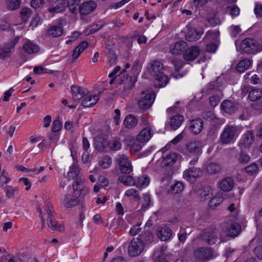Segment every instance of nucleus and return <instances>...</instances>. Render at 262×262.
Listing matches in <instances>:
<instances>
[{
  "mask_svg": "<svg viewBox=\"0 0 262 262\" xmlns=\"http://www.w3.org/2000/svg\"><path fill=\"white\" fill-rule=\"evenodd\" d=\"M73 187V193L66 194L64 198L63 205L67 208H72L77 205L83 201L90 192L89 189L84 187L82 183L75 182Z\"/></svg>",
  "mask_w": 262,
  "mask_h": 262,
  "instance_id": "1",
  "label": "nucleus"
},
{
  "mask_svg": "<svg viewBox=\"0 0 262 262\" xmlns=\"http://www.w3.org/2000/svg\"><path fill=\"white\" fill-rule=\"evenodd\" d=\"M241 131V127L227 125L221 134L220 140L225 144L233 142Z\"/></svg>",
  "mask_w": 262,
  "mask_h": 262,
  "instance_id": "2",
  "label": "nucleus"
},
{
  "mask_svg": "<svg viewBox=\"0 0 262 262\" xmlns=\"http://www.w3.org/2000/svg\"><path fill=\"white\" fill-rule=\"evenodd\" d=\"M156 97L155 94L149 91H142L140 93L138 100V106L142 110L149 108L153 104Z\"/></svg>",
  "mask_w": 262,
  "mask_h": 262,
  "instance_id": "3",
  "label": "nucleus"
},
{
  "mask_svg": "<svg viewBox=\"0 0 262 262\" xmlns=\"http://www.w3.org/2000/svg\"><path fill=\"white\" fill-rule=\"evenodd\" d=\"M202 144L199 141L190 142L187 146L188 155L193 157V160L190 161L191 164H194L198 159V157L202 154Z\"/></svg>",
  "mask_w": 262,
  "mask_h": 262,
  "instance_id": "4",
  "label": "nucleus"
},
{
  "mask_svg": "<svg viewBox=\"0 0 262 262\" xmlns=\"http://www.w3.org/2000/svg\"><path fill=\"white\" fill-rule=\"evenodd\" d=\"M144 249V245L139 237L134 238L130 243L128 247V254L131 256H137L140 255Z\"/></svg>",
  "mask_w": 262,
  "mask_h": 262,
  "instance_id": "5",
  "label": "nucleus"
},
{
  "mask_svg": "<svg viewBox=\"0 0 262 262\" xmlns=\"http://www.w3.org/2000/svg\"><path fill=\"white\" fill-rule=\"evenodd\" d=\"M116 161L122 173L129 174L132 171L133 166L131 161L126 155H118Z\"/></svg>",
  "mask_w": 262,
  "mask_h": 262,
  "instance_id": "6",
  "label": "nucleus"
},
{
  "mask_svg": "<svg viewBox=\"0 0 262 262\" xmlns=\"http://www.w3.org/2000/svg\"><path fill=\"white\" fill-rule=\"evenodd\" d=\"M240 48L243 52L248 53H255L260 51V49L257 45L255 40L251 39H245L241 43Z\"/></svg>",
  "mask_w": 262,
  "mask_h": 262,
  "instance_id": "7",
  "label": "nucleus"
},
{
  "mask_svg": "<svg viewBox=\"0 0 262 262\" xmlns=\"http://www.w3.org/2000/svg\"><path fill=\"white\" fill-rule=\"evenodd\" d=\"M177 159V155L174 152H169L164 155L162 160H157L156 162V166L165 168L171 167L174 165Z\"/></svg>",
  "mask_w": 262,
  "mask_h": 262,
  "instance_id": "8",
  "label": "nucleus"
},
{
  "mask_svg": "<svg viewBox=\"0 0 262 262\" xmlns=\"http://www.w3.org/2000/svg\"><path fill=\"white\" fill-rule=\"evenodd\" d=\"M219 32L217 30L208 31L204 37V39L207 40H213L215 43H210L207 45L206 47V51L210 53H215L217 48V41L219 36Z\"/></svg>",
  "mask_w": 262,
  "mask_h": 262,
  "instance_id": "9",
  "label": "nucleus"
},
{
  "mask_svg": "<svg viewBox=\"0 0 262 262\" xmlns=\"http://www.w3.org/2000/svg\"><path fill=\"white\" fill-rule=\"evenodd\" d=\"M186 28L187 31L186 34V39L189 41L199 39L204 32V29L201 27L196 28L191 25H188Z\"/></svg>",
  "mask_w": 262,
  "mask_h": 262,
  "instance_id": "10",
  "label": "nucleus"
},
{
  "mask_svg": "<svg viewBox=\"0 0 262 262\" xmlns=\"http://www.w3.org/2000/svg\"><path fill=\"white\" fill-rule=\"evenodd\" d=\"M163 67L162 63L157 61L151 62L147 67L146 74L147 77L152 78L162 74Z\"/></svg>",
  "mask_w": 262,
  "mask_h": 262,
  "instance_id": "11",
  "label": "nucleus"
},
{
  "mask_svg": "<svg viewBox=\"0 0 262 262\" xmlns=\"http://www.w3.org/2000/svg\"><path fill=\"white\" fill-rule=\"evenodd\" d=\"M45 210L46 211L48 216V220L49 221L48 226L52 230L62 231L64 230L63 226L57 223L56 222L52 219V216L54 213V210L52 206L50 205H46V208L43 209V211Z\"/></svg>",
  "mask_w": 262,
  "mask_h": 262,
  "instance_id": "12",
  "label": "nucleus"
},
{
  "mask_svg": "<svg viewBox=\"0 0 262 262\" xmlns=\"http://www.w3.org/2000/svg\"><path fill=\"white\" fill-rule=\"evenodd\" d=\"M195 257L200 260H210L214 257L212 250L209 248H200L196 249L194 253Z\"/></svg>",
  "mask_w": 262,
  "mask_h": 262,
  "instance_id": "13",
  "label": "nucleus"
},
{
  "mask_svg": "<svg viewBox=\"0 0 262 262\" xmlns=\"http://www.w3.org/2000/svg\"><path fill=\"white\" fill-rule=\"evenodd\" d=\"M202 174V170L198 168H191L185 170L183 172L184 179L190 183H194Z\"/></svg>",
  "mask_w": 262,
  "mask_h": 262,
  "instance_id": "14",
  "label": "nucleus"
},
{
  "mask_svg": "<svg viewBox=\"0 0 262 262\" xmlns=\"http://www.w3.org/2000/svg\"><path fill=\"white\" fill-rule=\"evenodd\" d=\"M241 229V226L237 223L229 222L227 223L224 231L227 236L235 237L239 234Z\"/></svg>",
  "mask_w": 262,
  "mask_h": 262,
  "instance_id": "15",
  "label": "nucleus"
},
{
  "mask_svg": "<svg viewBox=\"0 0 262 262\" xmlns=\"http://www.w3.org/2000/svg\"><path fill=\"white\" fill-rule=\"evenodd\" d=\"M157 236L161 241H167L172 235V231L167 226L159 227L157 229Z\"/></svg>",
  "mask_w": 262,
  "mask_h": 262,
  "instance_id": "16",
  "label": "nucleus"
},
{
  "mask_svg": "<svg viewBox=\"0 0 262 262\" xmlns=\"http://www.w3.org/2000/svg\"><path fill=\"white\" fill-rule=\"evenodd\" d=\"M97 7V4L94 1H90L82 3L79 11L81 15H88L94 11Z\"/></svg>",
  "mask_w": 262,
  "mask_h": 262,
  "instance_id": "17",
  "label": "nucleus"
},
{
  "mask_svg": "<svg viewBox=\"0 0 262 262\" xmlns=\"http://www.w3.org/2000/svg\"><path fill=\"white\" fill-rule=\"evenodd\" d=\"M254 140V136L251 131H247L242 136L239 144L242 148H249Z\"/></svg>",
  "mask_w": 262,
  "mask_h": 262,
  "instance_id": "18",
  "label": "nucleus"
},
{
  "mask_svg": "<svg viewBox=\"0 0 262 262\" xmlns=\"http://www.w3.org/2000/svg\"><path fill=\"white\" fill-rule=\"evenodd\" d=\"M68 4V0H56L53 4V7L49 8V12L58 13L63 12Z\"/></svg>",
  "mask_w": 262,
  "mask_h": 262,
  "instance_id": "19",
  "label": "nucleus"
},
{
  "mask_svg": "<svg viewBox=\"0 0 262 262\" xmlns=\"http://www.w3.org/2000/svg\"><path fill=\"white\" fill-rule=\"evenodd\" d=\"M152 136V128L150 126L144 128L137 136V142L145 143L148 141Z\"/></svg>",
  "mask_w": 262,
  "mask_h": 262,
  "instance_id": "20",
  "label": "nucleus"
},
{
  "mask_svg": "<svg viewBox=\"0 0 262 262\" xmlns=\"http://www.w3.org/2000/svg\"><path fill=\"white\" fill-rule=\"evenodd\" d=\"M200 53V50L199 47L192 46L188 48L185 52L183 56L184 58L188 61L194 60Z\"/></svg>",
  "mask_w": 262,
  "mask_h": 262,
  "instance_id": "21",
  "label": "nucleus"
},
{
  "mask_svg": "<svg viewBox=\"0 0 262 262\" xmlns=\"http://www.w3.org/2000/svg\"><path fill=\"white\" fill-rule=\"evenodd\" d=\"M186 47L187 43L186 42L184 41H178L171 45L169 51L170 53L173 55H180Z\"/></svg>",
  "mask_w": 262,
  "mask_h": 262,
  "instance_id": "22",
  "label": "nucleus"
},
{
  "mask_svg": "<svg viewBox=\"0 0 262 262\" xmlns=\"http://www.w3.org/2000/svg\"><path fill=\"white\" fill-rule=\"evenodd\" d=\"M99 99V95L91 94L84 98L82 100L81 104L85 107H92L97 103Z\"/></svg>",
  "mask_w": 262,
  "mask_h": 262,
  "instance_id": "23",
  "label": "nucleus"
},
{
  "mask_svg": "<svg viewBox=\"0 0 262 262\" xmlns=\"http://www.w3.org/2000/svg\"><path fill=\"white\" fill-rule=\"evenodd\" d=\"M152 78L154 79L153 82L154 86L158 88L165 86L169 81L167 76L163 73Z\"/></svg>",
  "mask_w": 262,
  "mask_h": 262,
  "instance_id": "24",
  "label": "nucleus"
},
{
  "mask_svg": "<svg viewBox=\"0 0 262 262\" xmlns=\"http://www.w3.org/2000/svg\"><path fill=\"white\" fill-rule=\"evenodd\" d=\"M72 97L74 101H78L81 99L85 94L84 90L79 86L72 85L71 87Z\"/></svg>",
  "mask_w": 262,
  "mask_h": 262,
  "instance_id": "25",
  "label": "nucleus"
},
{
  "mask_svg": "<svg viewBox=\"0 0 262 262\" xmlns=\"http://www.w3.org/2000/svg\"><path fill=\"white\" fill-rule=\"evenodd\" d=\"M234 182L230 178H226L219 183V187L223 191L227 192L232 190L233 187Z\"/></svg>",
  "mask_w": 262,
  "mask_h": 262,
  "instance_id": "26",
  "label": "nucleus"
},
{
  "mask_svg": "<svg viewBox=\"0 0 262 262\" xmlns=\"http://www.w3.org/2000/svg\"><path fill=\"white\" fill-rule=\"evenodd\" d=\"M203 127V122L201 119L192 120L191 121L190 128L194 134H199Z\"/></svg>",
  "mask_w": 262,
  "mask_h": 262,
  "instance_id": "27",
  "label": "nucleus"
},
{
  "mask_svg": "<svg viewBox=\"0 0 262 262\" xmlns=\"http://www.w3.org/2000/svg\"><path fill=\"white\" fill-rule=\"evenodd\" d=\"M150 178L146 174H143L139 176L136 181H135V185L141 188L146 187L150 183Z\"/></svg>",
  "mask_w": 262,
  "mask_h": 262,
  "instance_id": "28",
  "label": "nucleus"
},
{
  "mask_svg": "<svg viewBox=\"0 0 262 262\" xmlns=\"http://www.w3.org/2000/svg\"><path fill=\"white\" fill-rule=\"evenodd\" d=\"M252 60L250 59H244L241 60L236 66V70L240 72L243 73L248 69L252 64Z\"/></svg>",
  "mask_w": 262,
  "mask_h": 262,
  "instance_id": "29",
  "label": "nucleus"
},
{
  "mask_svg": "<svg viewBox=\"0 0 262 262\" xmlns=\"http://www.w3.org/2000/svg\"><path fill=\"white\" fill-rule=\"evenodd\" d=\"M224 198L221 193H216L209 202V206L210 208L214 209L220 205L223 201Z\"/></svg>",
  "mask_w": 262,
  "mask_h": 262,
  "instance_id": "30",
  "label": "nucleus"
},
{
  "mask_svg": "<svg viewBox=\"0 0 262 262\" xmlns=\"http://www.w3.org/2000/svg\"><path fill=\"white\" fill-rule=\"evenodd\" d=\"M62 29L59 26H52L47 30V35L53 37L61 35Z\"/></svg>",
  "mask_w": 262,
  "mask_h": 262,
  "instance_id": "31",
  "label": "nucleus"
},
{
  "mask_svg": "<svg viewBox=\"0 0 262 262\" xmlns=\"http://www.w3.org/2000/svg\"><path fill=\"white\" fill-rule=\"evenodd\" d=\"M138 123L137 119L134 116L131 115H127L123 121V124L125 127L132 128Z\"/></svg>",
  "mask_w": 262,
  "mask_h": 262,
  "instance_id": "32",
  "label": "nucleus"
},
{
  "mask_svg": "<svg viewBox=\"0 0 262 262\" xmlns=\"http://www.w3.org/2000/svg\"><path fill=\"white\" fill-rule=\"evenodd\" d=\"M24 51L29 54L36 53L39 50V47L31 41L26 42L23 46Z\"/></svg>",
  "mask_w": 262,
  "mask_h": 262,
  "instance_id": "33",
  "label": "nucleus"
},
{
  "mask_svg": "<svg viewBox=\"0 0 262 262\" xmlns=\"http://www.w3.org/2000/svg\"><path fill=\"white\" fill-rule=\"evenodd\" d=\"M98 163L102 168L107 169L111 166L112 161L111 158L109 156L104 155L99 158Z\"/></svg>",
  "mask_w": 262,
  "mask_h": 262,
  "instance_id": "34",
  "label": "nucleus"
},
{
  "mask_svg": "<svg viewBox=\"0 0 262 262\" xmlns=\"http://www.w3.org/2000/svg\"><path fill=\"white\" fill-rule=\"evenodd\" d=\"M89 43L85 41H82L74 50L73 57L77 59L81 53L88 47Z\"/></svg>",
  "mask_w": 262,
  "mask_h": 262,
  "instance_id": "35",
  "label": "nucleus"
},
{
  "mask_svg": "<svg viewBox=\"0 0 262 262\" xmlns=\"http://www.w3.org/2000/svg\"><path fill=\"white\" fill-rule=\"evenodd\" d=\"M80 168L76 164H73L69 168L68 177L71 179L76 178L79 174Z\"/></svg>",
  "mask_w": 262,
  "mask_h": 262,
  "instance_id": "36",
  "label": "nucleus"
},
{
  "mask_svg": "<svg viewBox=\"0 0 262 262\" xmlns=\"http://www.w3.org/2000/svg\"><path fill=\"white\" fill-rule=\"evenodd\" d=\"M221 108L224 112L231 113L236 107L231 101L224 100L221 104Z\"/></svg>",
  "mask_w": 262,
  "mask_h": 262,
  "instance_id": "37",
  "label": "nucleus"
},
{
  "mask_svg": "<svg viewBox=\"0 0 262 262\" xmlns=\"http://www.w3.org/2000/svg\"><path fill=\"white\" fill-rule=\"evenodd\" d=\"M183 121V116L180 115H176L173 116L170 121V125L171 128L174 130L177 129L180 127Z\"/></svg>",
  "mask_w": 262,
  "mask_h": 262,
  "instance_id": "38",
  "label": "nucleus"
},
{
  "mask_svg": "<svg viewBox=\"0 0 262 262\" xmlns=\"http://www.w3.org/2000/svg\"><path fill=\"white\" fill-rule=\"evenodd\" d=\"M262 97L261 89H254L251 91L249 94L248 98L252 101H255Z\"/></svg>",
  "mask_w": 262,
  "mask_h": 262,
  "instance_id": "39",
  "label": "nucleus"
},
{
  "mask_svg": "<svg viewBox=\"0 0 262 262\" xmlns=\"http://www.w3.org/2000/svg\"><path fill=\"white\" fill-rule=\"evenodd\" d=\"M205 238L209 244H214L218 240L217 232L214 230L212 232L207 233L205 235Z\"/></svg>",
  "mask_w": 262,
  "mask_h": 262,
  "instance_id": "40",
  "label": "nucleus"
},
{
  "mask_svg": "<svg viewBox=\"0 0 262 262\" xmlns=\"http://www.w3.org/2000/svg\"><path fill=\"white\" fill-rule=\"evenodd\" d=\"M120 182L126 186L135 185V181L133 177L129 175H123L119 177Z\"/></svg>",
  "mask_w": 262,
  "mask_h": 262,
  "instance_id": "41",
  "label": "nucleus"
},
{
  "mask_svg": "<svg viewBox=\"0 0 262 262\" xmlns=\"http://www.w3.org/2000/svg\"><path fill=\"white\" fill-rule=\"evenodd\" d=\"M213 194L212 189L209 187H206L200 190L199 194L202 200L208 199Z\"/></svg>",
  "mask_w": 262,
  "mask_h": 262,
  "instance_id": "42",
  "label": "nucleus"
},
{
  "mask_svg": "<svg viewBox=\"0 0 262 262\" xmlns=\"http://www.w3.org/2000/svg\"><path fill=\"white\" fill-rule=\"evenodd\" d=\"M137 140H135L134 139H130L127 142V146L134 151H139L142 148V143H140L139 142H137Z\"/></svg>",
  "mask_w": 262,
  "mask_h": 262,
  "instance_id": "43",
  "label": "nucleus"
},
{
  "mask_svg": "<svg viewBox=\"0 0 262 262\" xmlns=\"http://www.w3.org/2000/svg\"><path fill=\"white\" fill-rule=\"evenodd\" d=\"M124 196L137 200L140 199L139 192L135 188H129L126 190L124 193Z\"/></svg>",
  "mask_w": 262,
  "mask_h": 262,
  "instance_id": "44",
  "label": "nucleus"
},
{
  "mask_svg": "<svg viewBox=\"0 0 262 262\" xmlns=\"http://www.w3.org/2000/svg\"><path fill=\"white\" fill-rule=\"evenodd\" d=\"M153 259L155 262H169L166 260L161 249L156 250L154 255Z\"/></svg>",
  "mask_w": 262,
  "mask_h": 262,
  "instance_id": "45",
  "label": "nucleus"
},
{
  "mask_svg": "<svg viewBox=\"0 0 262 262\" xmlns=\"http://www.w3.org/2000/svg\"><path fill=\"white\" fill-rule=\"evenodd\" d=\"M138 237L142 241L144 245L151 243L154 241V236L150 232L143 234Z\"/></svg>",
  "mask_w": 262,
  "mask_h": 262,
  "instance_id": "46",
  "label": "nucleus"
},
{
  "mask_svg": "<svg viewBox=\"0 0 262 262\" xmlns=\"http://www.w3.org/2000/svg\"><path fill=\"white\" fill-rule=\"evenodd\" d=\"M108 146L111 150L114 151L118 150L121 148V144L120 141L116 139H113L109 141Z\"/></svg>",
  "mask_w": 262,
  "mask_h": 262,
  "instance_id": "47",
  "label": "nucleus"
},
{
  "mask_svg": "<svg viewBox=\"0 0 262 262\" xmlns=\"http://www.w3.org/2000/svg\"><path fill=\"white\" fill-rule=\"evenodd\" d=\"M184 189V185L182 183L177 182L170 186V191L173 193H179Z\"/></svg>",
  "mask_w": 262,
  "mask_h": 262,
  "instance_id": "48",
  "label": "nucleus"
},
{
  "mask_svg": "<svg viewBox=\"0 0 262 262\" xmlns=\"http://www.w3.org/2000/svg\"><path fill=\"white\" fill-rule=\"evenodd\" d=\"M142 208L146 209L149 207L151 204L150 196L148 194H144L141 201Z\"/></svg>",
  "mask_w": 262,
  "mask_h": 262,
  "instance_id": "49",
  "label": "nucleus"
},
{
  "mask_svg": "<svg viewBox=\"0 0 262 262\" xmlns=\"http://www.w3.org/2000/svg\"><path fill=\"white\" fill-rule=\"evenodd\" d=\"M7 3L8 8L11 10L18 8L20 5V0H7Z\"/></svg>",
  "mask_w": 262,
  "mask_h": 262,
  "instance_id": "50",
  "label": "nucleus"
},
{
  "mask_svg": "<svg viewBox=\"0 0 262 262\" xmlns=\"http://www.w3.org/2000/svg\"><path fill=\"white\" fill-rule=\"evenodd\" d=\"M14 44H13L11 47H5L0 49V58H5L10 56V49L14 47Z\"/></svg>",
  "mask_w": 262,
  "mask_h": 262,
  "instance_id": "51",
  "label": "nucleus"
},
{
  "mask_svg": "<svg viewBox=\"0 0 262 262\" xmlns=\"http://www.w3.org/2000/svg\"><path fill=\"white\" fill-rule=\"evenodd\" d=\"M21 19L24 21H27L30 17L31 14V11L28 8H24L21 9L20 12Z\"/></svg>",
  "mask_w": 262,
  "mask_h": 262,
  "instance_id": "52",
  "label": "nucleus"
},
{
  "mask_svg": "<svg viewBox=\"0 0 262 262\" xmlns=\"http://www.w3.org/2000/svg\"><path fill=\"white\" fill-rule=\"evenodd\" d=\"M18 190L17 187H14L10 186H8L6 190V194L7 197L12 198L17 193Z\"/></svg>",
  "mask_w": 262,
  "mask_h": 262,
  "instance_id": "53",
  "label": "nucleus"
},
{
  "mask_svg": "<svg viewBox=\"0 0 262 262\" xmlns=\"http://www.w3.org/2000/svg\"><path fill=\"white\" fill-rule=\"evenodd\" d=\"M8 173L3 169L0 176V184H7L11 181Z\"/></svg>",
  "mask_w": 262,
  "mask_h": 262,
  "instance_id": "54",
  "label": "nucleus"
},
{
  "mask_svg": "<svg viewBox=\"0 0 262 262\" xmlns=\"http://www.w3.org/2000/svg\"><path fill=\"white\" fill-rule=\"evenodd\" d=\"M258 166L256 164H252L246 167V171L247 173L250 175L255 174L258 171Z\"/></svg>",
  "mask_w": 262,
  "mask_h": 262,
  "instance_id": "55",
  "label": "nucleus"
},
{
  "mask_svg": "<svg viewBox=\"0 0 262 262\" xmlns=\"http://www.w3.org/2000/svg\"><path fill=\"white\" fill-rule=\"evenodd\" d=\"M121 68L119 66L116 67L113 71L110 73L108 75V77L111 78L110 83L113 84L114 82V80L116 79L117 73L120 71Z\"/></svg>",
  "mask_w": 262,
  "mask_h": 262,
  "instance_id": "56",
  "label": "nucleus"
},
{
  "mask_svg": "<svg viewBox=\"0 0 262 262\" xmlns=\"http://www.w3.org/2000/svg\"><path fill=\"white\" fill-rule=\"evenodd\" d=\"M227 11L232 16H236L239 14V9L237 6L229 7Z\"/></svg>",
  "mask_w": 262,
  "mask_h": 262,
  "instance_id": "57",
  "label": "nucleus"
},
{
  "mask_svg": "<svg viewBox=\"0 0 262 262\" xmlns=\"http://www.w3.org/2000/svg\"><path fill=\"white\" fill-rule=\"evenodd\" d=\"M45 3V0H32L31 2V6L34 9H37L43 7Z\"/></svg>",
  "mask_w": 262,
  "mask_h": 262,
  "instance_id": "58",
  "label": "nucleus"
},
{
  "mask_svg": "<svg viewBox=\"0 0 262 262\" xmlns=\"http://www.w3.org/2000/svg\"><path fill=\"white\" fill-rule=\"evenodd\" d=\"M18 182L26 186L25 190L28 191L31 187V183L28 178H22L19 179Z\"/></svg>",
  "mask_w": 262,
  "mask_h": 262,
  "instance_id": "59",
  "label": "nucleus"
},
{
  "mask_svg": "<svg viewBox=\"0 0 262 262\" xmlns=\"http://www.w3.org/2000/svg\"><path fill=\"white\" fill-rule=\"evenodd\" d=\"M62 124L59 120H55L53 121L52 126V129L53 132H56L61 129Z\"/></svg>",
  "mask_w": 262,
  "mask_h": 262,
  "instance_id": "60",
  "label": "nucleus"
},
{
  "mask_svg": "<svg viewBox=\"0 0 262 262\" xmlns=\"http://www.w3.org/2000/svg\"><path fill=\"white\" fill-rule=\"evenodd\" d=\"M220 101V98L217 96L214 95L209 98V103L211 106L214 107L216 106Z\"/></svg>",
  "mask_w": 262,
  "mask_h": 262,
  "instance_id": "61",
  "label": "nucleus"
},
{
  "mask_svg": "<svg viewBox=\"0 0 262 262\" xmlns=\"http://www.w3.org/2000/svg\"><path fill=\"white\" fill-rule=\"evenodd\" d=\"M238 160L241 163L246 164L250 161V157L248 155L246 154L241 153L239 155Z\"/></svg>",
  "mask_w": 262,
  "mask_h": 262,
  "instance_id": "62",
  "label": "nucleus"
},
{
  "mask_svg": "<svg viewBox=\"0 0 262 262\" xmlns=\"http://www.w3.org/2000/svg\"><path fill=\"white\" fill-rule=\"evenodd\" d=\"M219 167L215 164H210L208 166L207 170L209 172L214 173L218 171Z\"/></svg>",
  "mask_w": 262,
  "mask_h": 262,
  "instance_id": "63",
  "label": "nucleus"
},
{
  "mask_svg": "<svg viewBox=\"0 0 262 262\" xmlns=\"http://www.w3.org/2000/svg\"><path fill=\"white\" fill-rule=\"evenodd\" d=\"M140 225V224H138L137 225H135L131 228L130 230V234L132 235L135 236L141 230V228L139 227Z\"/></svg>",
  "mask_w": 262,
  "mask_h": 262,
  "instance_id": "64",
  "label": "nucleus"
}]
</instances>
